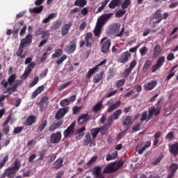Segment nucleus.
Wrapping results in <instances>:
<instances>
[{"label":"nucleus","instance_id":"a878e982","mask_svg":"<svg viewBox=\"0 0 178 178\" xmlns=\"http://www.w3.org/2000/svg\"><path fill=\"white\" fill-rule=\"evenodd\" d=\"M121 3L122 0H112L108 4V8L110 9H115L116 8H119Z\"/></svg>","mask_w":178,"mask_h":178},{"label":"nucleus","instance_id":"ea45409f","mask_svg":"<svg viewBox=\"0 0 178 178\" xmlns=\"http://www.w3.org/2000/svg\"><path fill=\"white\" fill-rule=\"evenodd\" d=\"M35 66V62H32L25 69V72L28 73L29 74H30V73H31V71L33 70V69H34V67Z\"/></svg>","mask_w":178,"mask_h":178},{"label":"nucleus","instance_id":"4c0bfd02","mask_svg":"<svg viewBox=\"0 0 178 178\" xmlns=\"http://www.w3.org/2000/svg\"><path fill=\"white\" fill-rule=\"evenodd\" d=\"M47 124H48V122L47 121V120H42L38 128V131H39V133H41V131H42L44 129L47 127Z\"/></svg>","mask_w":178,"mask_h":178},{"label":"nucleus","instance_id":"39448f33","mask_svg":"<svg viewBox=\"0 0 178 178\" xmlns=\"http://www.w3.org/2000/svg\"><path fill=\"white\" fill-rule=\"evenodd\" d=\"M77 39H74L70 42V44H68L65 49V51L68 54V55H70L76 51V48L77 47Z\"/></svg>","mask_w":178,"mask_h":178},{"label":"nucleus","instance_id":"58836bf2","mask_svg":"<svg viewBox=\"0 0 178 178\" xmlns=\"http://www.w3.org/2000/svg\"><path fill=\"white\" fill-rule=\"evenodd\" d=\"M112 123H113L112 121L109 120L108 118L106 124L99 128L100 131L103 130L104 131H107L109 127L112 126Z\"/></svg>","mask_w":178,"mask_h":178},{"label":"nucleus","instance_id":"a211bd4d","mask_svg":"<svg viewBox=\"0 0 178 178\" xmlns=\"http://www.w3.org/2000/svg\"><path fill=\"white\" fill-rule=\"evenodd\" d=\"M130 58H131V53L129 51H124L121 54V56L120 58V62L121 63H127Z\"/></svg>","mask_w":178,"mask_h":178},{"label":"nucleus","instance_id":"c9c22d12","mask_svg":"<svg viewBox=\"0 0 178 178\" xmlns=\"http://www.w3.org/2000/svg\"><path fill=\"white\" fill-rule=\"evenodd\" d=\"M57 14L56 13H51L49 14L47 17L44 18L42 23H43L44 24H47V23H49V21L51 20V19H54L55 17H56Z\"/></svg>","mask_w":178,"mask_h":178},{"label":"nucleus","instance_id":"6e6552de","mask_svg":"<svg viewBox=\"0 0 178 178\" xmlns=\"http://www.w3.org/2000/svg\"><path fill=\"white\" fill-rule=\"evenodd\" d=\"M165 63V56H161L158 58L156 64L152 67V73H155L158 69H161Z\"/></svg>","mask_w":178,"mask_h":178},{"label":"nucleus","instance_id":"423d86ee","mask_svg":"<svg viewBox=\"0 0 178 178\" xmlns=\"http://www.w3.org/2000/svg\"><path fill=\"white\" fill-rule=\"evenodd\" d=\"M107 62H108V60L104 59L103 61L99 63V64L97 65L96 67H95L92 69H90L89 71L88 72L87 74L86 75V78L90 79V77H91V76H92V74H95V73H97V72H98V69H99L98 67L105 65Z\"/></svg>","mask_w":178,"mask_h":178},{"label":"nucleus","instance_id":"f257e3e1","mask_svg":"<svg viewBox=\"0 0 178 178\" xmlns=\"http://www.w3.org/2000/svg\"><path fill=\"white\" fill-rule=\"evenodd\" d=\"M123 165H124V162H123L122 161H120L118 162H112L110 164H108L106 167H105L103 173H113V172H116V170L120 169V168H122Z\"/></svg>","mask_w":178,"mask_h":178},{"label":"nucleus","instance_id":"49530a36","mask_svg":"<svg viewBox=\"0 0 178 178\" xmlns=\"http://www.w3.org/2000/svg\"><path fill=\"white\" fill-rule=\"evenodd\" d=\"M116 158H118V152H115L113 153L111 155L108 154L106 155V161H112L113 159H116Z\"/></svg>","mask_w":178,"mask_h":178},{"label":"nucleus","instance_id":"603ef678","mask_svg":"<svg viewBox=\"0 0 178 178\" xmlns=\"http://www.w3.org/2000/svg\"><path fill=\"white\" fill-rule=\"evenodd\" d=\"M15 80H16V75L15 74H11L8 79V84H10V86H12V84L15 83Z\"/></svg>","mask_w":178,"mask_h":178},{"label":"nucleus","instance_id":"bb28decb","mask_svg":"<svg viewBox=\"0 0 178 178\" xmlns=\"http://www.w3.org/2000/svg\"><path fill=\"white\" fill-rule=\"evenodd\" d=\"M73 26V24L72 22H70L69 24H65L61 29V35H66L69 33V30H70V27Z\"/></svg>","mask_w":178,"mask_h":178},{"label":"nucleus","instance_id":"f3484780","mask_svg":"<svg viewBox=\"0 0 178 178\" xmlns=\"http://www.w3.org/2000/svg\"><path fill=\"white\" fill-rule=\"evenodd\" d=\"M111 16L112 14H104L101 15L100 17L98 19L97 24L103 26L104 24L106 23V21L111 19Z\"/></svg>","mask_w":178,"mask_h":178},{"label":"nucleus","instance_id":"2f4dec72","mask_svg":"<svg viewBox=\"0 0 178 178\" xmlns=\"http://www.w3.org/2000/svg\"><path fill=\"white\" fill-rule=\"evenodd\" d=\"M44 10V6H40L39 7H35L29 9L30 13H41Z\"/></svg>","mask_w":178,"mask_h":178},{"label":"nucleus","instance_id":"9b49d317","mask_svg":"<svg viewBox=\"0 0 178 178\" xmlns=\"http://www.w3.org/2000/svg\"><path fill=\"white\" fill-rule=\"evenodd\" d=\"M61 139L62 134H60V131L54 133L50 136V143H51V144H58V143H60Z\"/></svg>","mask_w":178,"mask_h":178},{"label":"nucleus","instance_id":"a18cd8bd","mask_svg":"<svg viewBox=\"0 0 178 178\" xmlns=\"http://www.w3.org/2000/svg\"><path fill=\"white\" fill-rule=\"evenodd\" d=\"M48 97H43L40 102V111H44V104H47L48 102Z\"/></svg>","mask_w":178,"mask_h":178},{"label":"nucleus","instance_id":"20e7f679","mask_svg":"<svg viewBox=\"0 0 178 178\" xmlns=\"http://www.w3.org/2000/svg\"><path fill=\"white\" fill-rule=\"evenodd\" d=\"M111 30L115 35V37H122L124 33V26L120 31V24L114 23L111 26Z\"/></svg>","mask_w":178,"mask_h":178},{"label":"nucleus","instance_id":"a19ab883","mask_svg":"<svg viewBox=\"0 0 178 178\" xmlns=\"http://www.w3.org/2000/svg\"><path fill=\"white\" fill-rule=\"evenodd\" d=\"M21 167L22 163H20V161H19V159H16L14 162V166L11 168L14 169L15 171L19 172V170Z\"/></svg>","mask_w":178,"mask_h":178},{"label":"nucleus","instance_id":"473e14b6","mask_svg":"<svg viewBox=\"0 0 178 178\" xmlns=\"http://www.w3.org/2000/svg\"><path fill=\"white\" fill-rule=\"evenodd\" d=\"M102 101H99L97 102L92 108V112L95 113H97V112H99L100 109L102 108Z\"/></svg>","mask_w":178,"mask_h":178},{"label":"nucleus","instance_id":"72a5a7b5","mask_svg":"<svg viewBox=\"0 0 178 178\" xmlns=\"http://www.w3.org/2000/svg\"><path fill=\"white\" fill-rule=\"evenodd\" d=\"M102 30V25H99V24H97L95 29L93 31L94 35L95 37H99L101 35V31Z\"/></svg>","mask_w":178,"mask_h":178},{"label":"nucleus","instance_id":"864d4df0","mask_svg":"<svg viewBox=\"0 0 178 178\" xmlns=\"http://www.w3.org/2000/svg\"><path fill=\"white\" fill-rule=\"evenodd\" d=\"M8 161H9V156L6 155L4 156L1 162H0V169H2V168L5 166V164L6 162H8Z\"/></svg>","mask_w":178,"mask_h":178},{"label":"nucleus","instance_id":"09e8293b","mask_svg":"<svg viewBox=\"0 0 178 178\" xmlns=\"http://www.w3.org/2000/svg\"><path fill=\"white\" fill-rule=\"evenodd\" d=\"M152 62L149 60L145 61L143 65V72H148V69H149V66H151Z\"/></svg>","mask_w":178,"mask_h":178},{"label":"nucleus","instance_id":"680f3d73","mask_svg":"<svg viewBox=\"0 0 178 178\" xmlns=\"http://www.w3.org/2000/svg\"><path fill=\"white\" fill-rule=\"evenodd\" d=\"M162 159H163V155L161 154L156 160L153 161V165H158V163H159V162H161Z\"/></svg>","mask_w":178,"mask_h":178},{"label":"nucleus","instance_id":"dca6fc26","mask_svg":"<svg viewBox=\"0 0 178 178\" xmlns=\"http://www.w3.org/2000/svg\"><path fill=\"white\" fill-rule=\"evenodd\" d=\"M170 173L168 175L167 178H173L176 172L178 170V164L176 163H172L169 166Z\"/></svg>","mask_w":178,"mask_h":178},{"label":"nucleus","instance_id":"9d476101","mask_svg":"<svg viewBox=\"0 0 178 178\" xmlns=\"http://www.w3.org/2000/svg\"><path fill=\"white\" fill-rule=\"evenodd\" d=\"M161 107L158 106L156 108L154 106H152L149 108L148 113H149V119H152L154 116H158L159 113H161Z\"/></svg>","mask_w":178,"mask_h":178},{"label":"nucleus","instance_id":"6ab92c4d","mask_svg":"<svg viewBox=\"0 0 178 178\" xmlns=\"http://www.w3.org/2000/svg\"><path fill=\"white\" fill-rule=\"evenodd\" d=\"M24 48H26L24 46H22V44H19L18 50L16 52V56L21 59H24V58H26V56L27 55V51H24Z\"/></svg>","mask_w":178,"mask_h":178},{"label":"nucleus","instance_id":"6e6d98bb","mask_svg":"<svg viewBox=\"0 0 178 178\" xmlns=\"http://www.w3.org/2000/svg\"><path fill=\"white\" fill-rule=\"evenodd\" d=\"M70 104L68 99H63L60 102V106H63V108H65V106H67Z\"/></svg>","mask_w":178,"mask_h":178},{"label":"nucleus","instance_id":"37998d69","mask_svg":"<svg viewBox=\"0 0 178 178\" xmlns=\"http://www.w3.org/2000/svg\"><path fill=\"white\" fill-rule=\"evenodd\" d=\"M131 123V117L127 115L123 118L122 124L124 126H129Z\"/></svg>","mask_w":178,"mask_h":178},{"label":"nucleus","instance_id":"aec40b11","mask_svg":"<svg viewBox=\"0 0 178 178\" xmlns=\"http://www.w3.org/2000/svg\"><path fill=\"white\" fill-rule=\"evenodd\" d=\"M161 54H162V48L161 47V45L156 44L154 47L153 54L152 56L153 59H156V58H158Z\"/></svg>","mask_w":178,"mask_h":178},{"label":"nucleus","instance_id":"cd10ccee","mask_svg":"<svg viewBox=\"0 0 178 178\" xmlns=\"http://www.w3.org/2000/svg\"><path fill=\"white\" fill-rule=\"evenodd\" d=\"M63 164V159L61 158L58 159L54 163L52 164V168L53 169H60L62 168V165Z\"/></svg>","mask_w":178,"mask_h":178},{"label":"nucleus","instance_id":"338daca9","mask_svg":"<svg viewBox=\"0 0 178 178\" xmlns=\"http://www.w3.org/2000/svg\"><path fill=\"white\" fill-rule=\"evenodd\" d=\"M176 72H175L173 70H170L168 72V75L166 77L167 80H170L173 76H175Z\"/></svg>","mask_w":178,"mask_h":178},{"label":"nucleus","instance_id":"0eeeda50","mask_svg":"<svg viewBox=\"0 0 178 178\" xmlns=\"http://www.w3.org/2000/svg\"><path fill=\"white\" fill-rule=\"evenodd\" d=\"M74 127H76V121H74L64 131L63 136L65 138L70 137L72 134H74Z\"/></svg>","mask_w":178,"mask_h":178},{"label":"nucleus","instance_id":"c756f323","mask_svg":"<svg viewBox=\"0 0 178 178\" xmlns=\"http://www.w3.org/2000/svg\"><path fill=\"white\" fill-rule=\"evenodd\" d=\"M104 77V72H100L99 74H97L93 77V83L94 84H97L99 83L102 80V78Z\"/></svg>","mask_w":178,"mask_h":178},{"label":"nucleus","instance_id":"393cba45","mask_svg":"<svg viewBox=\"0 0 178 178\" xmlns=\"http://www.w3.org/2000/svg\"><path fill=\"white\" fill-rule=\"evenodd\" d=\"M111 40H106L102 44V54H106L111 48Z\"/></svg>","mask_w":178,"mask_h":178},{"label":"nucleus","instance_id":"bf43d9fd","mask_svg":"<svg viewBox=\"0 0 178 178\" xmlns=\"http://www.w3.org/2000/svg\"><path fill=\"white\" fill-rule=\"evenodd\" d=\"M143 124V122H139L138 124H136L133 127L132 130L133 131H138L141 128V125Z\"/></svg>","mask_w":178,"mask_h":178},{"label":"nucleus","instance_id":"13d9d810","mask_svg":"<svg viewBox=\"0 0 178 178\" xmlns=\"http://www.w3.org/2000/svg\"><path fill=\"white\" fill-rule=\"evenodd\" d=\"M139 51L141 56H144V55H147V53L148 52V48H147L146 47H143L140 49Z\"/></svg>","mask_w":178,"mask_h":178},{"label":"nucleus","instance_id":"e2e57ef3","mask_svg":"<svg viewBox=\"0 0 178 178\" xmlns=\"http://www.w3.org/2000/svg\"><path fill=\"white\" fill-rule=\"evenodd\" d=\"M40 80V78H38V76H36L33 79V81L29 84V87H34V86H35V84H37L38 83Z\"/></svg>","mask_w":178,"mask_h":178},{"label":"nucleus","instance_id":"5fc2aeb1","mask_svg":"<svg viewBox=\"0 0 178 178\" xmlns=\"http://www.w3.org/2000/svg\"><path fill=\"white\" fill-rule=\"evenodd\" d=\"M127 133V130H124V131L119 133L117 135V140L118 141L122 140L123 138V137H124L126 136Z\"/></svg>","mask_w":178,"mask_h":178},{"label":"nucleus","instance_id":"4be33fe9","mask_svg":"<svg viewBox=\"0 0 178 178\" xmlns=\"http://www.w3.org/2000/svg\"><path fill=\"white\" fill-rule=\"evenodd\" d=\"M122 115V109H117L113 115L108 117V120L113 123V120H118L119 116Z\"/></svg>","mask_w":178,"mask_h":178},{"label":"nucleus","instance_id":"4d7b16f0","mask_svg":"<svg viewBox=\"0 0 178 178\" xmlns=\"http://www.w3.org/2000/svg\"><path fill=\"white\" fill-rule=\"evenodd\" d=\"M66 59H67V56L64 54L60 59L56 60V65H61Z\"/></svg>","mask_w":178,"mask_h":178},{"label":"nucleus","instance_id":"0e129e2a","mask_svg":"<svg viewBox=\"0 0 178 178\" xmlns=\"http://www.w3.org/2000/svg\"><path fill=\"white\" fill-rule=\"evenodd\" d=\"M97 159H98V156H95L90 159V160L87 163L88 166H90V165L93 164L94 162H96Z\"/></svg>","mask_w":178,"mask_h":178},{"label":"nucleus","instance_id":"052dcab7","mask_svg":"<svg viewBox=\"0 0 178 178\" xmlns=\"http://www.w3.org/2000/svg\"><path fill=\"white\" fill-rule=\"evenodd\" d=\"M124 83H126V79H122L116 83L117 88H120V87H123L124 86Z\"/></svg>","mask_w":178,"mask_h":178},{"label":"nucleus","instance_id":"69168bd1","mask_svg":"<svg viewBox=\"0 0 178 178\" xmlns=\"http://www.w3.org/2000/svg\"><path fill=\"white\" fill-rule=\"evenodd\" d=\"M19 86H20V81H17L13 85V86L11 87L13 92H16V90H17V87H19Z\"/></svg>","mask_w":178,"mask_h":178},{"label":"nucleus","instance_id":"de8ad7c7","mask_svg":"<svg viewBox=\"0 0 178 178\" xmlns=\"http://www.w3.org/2000/svg\"><path fill=\"white\" fill-rule=\"evenodd\" d=\"M61 26H62L61 21H56L53 22L51 29L52 30H58V29H59Z\"/></svg>","mask_w":178,"mask_h":178},{"label":"nucleus","instance_id":"f704fd0d","mask_svg":"<svg viewBox=\"0 0 178 178\" xmlns=\"http://www.w3.org/2000/svg\"><path fill=\"white\" fill-rule=\"evenodd\" d=\"M140 122H144V120H146V122H149L151 119H149V113L147 111H144L140 116Z\"/></svg>","mask_w":178,"mask_h":178},{"label":"nucleus","instance_id":"c03bdc74","mask_svg":"<svg viewBox=\"0 0 178 178\" xmlns=\"http://www.w3.org/2000/svg\"><path fill=\"white\" fill-rule=\"evenodd\" d=\"M130 5H131V0H124L121 4V8L125 10V9H127Z\"/></svg>","mask_w":178,"mask_h":178},{"label":"nucleus","instance_id":"5701e85b","mask_svg":"<svg viewBox=\"0 0 178 178\" xmlns=\"http://www.w3.org/2000/svg\"><path fill=\"white\" fill-rule=\"evenodd\" d=\"M120 105H122V102L120 100L117 101L116 102L110 105L109 108L107 109V112L108 113H112V112H113V111H116V109H118Z\"/></svg>","mask_w":178,"mask_h":178},{"label":"nucleus","instance_id":"4468645a","mask_svg":"<svg viewBox=\"0 0 178 178\" xmlns=\"http://www.w3.org/2000/svg\"><path fill=\"white\" fill-rule=\"evenodd\" d=\"M102 171V167L101 166H95L93 168L92 170V175L95 176V178H105L101 172Z\"/></svg>","mask_w":178,"mask_h":178},{"label":"nucleus","instance_id":"79ce46f5","mask_svg":"<svg viewBox=\"0 0 178 178\" xmlns=\"http://www.w3.org/2000/svg\"><path fill=\"white\" fill-rule=\"evenodd\" d=\"M90 143H91V134H90V133H88L85 136V140H83V145H85V147H87V145L90 144Z\"/></svg>","mask_w":178,"mask_h":178},{"label":"nucleus","instance_id":"8fccbe9b","mask_svg":"<svg viewBox=\"0 0 178 178\" xmlns=\"http://www.w3.org/2000/svg\"><path fill=\"white\" fill-rule=\"evenodd\" d=\"M63 54V50L62 49H58L55 51V53L52 55V58H59L60 55Z\"/></svg>","mask_w":178,"mask_h":178},{"label":"nucleus","instance_id":"f03ea898","mask_svg":"<svg viewBox=\"0 0 178 178\" xmlns=\"http://www.w3.org/2000/svg\"><path fill=\"white\" fill-rule=\"evenodd\" d=\"M94 42V38L92 33H87L85 35V40L80 42V48H83L84 45L88 48H91Z\"/></svg>","mask_w":178,"mask_h":178},{"label":"nucleus","instance_id":"412c9836","mask_svg":"<svg viewBox=\"0 0 178 178\" xmlns=\"http://www.w3.org/2000/svg\"><path fill=\"white\" fill-rule=\"evenodd\" d=\"M16 170L13 169L12 167L7 168L4 172V176H6L8 178L15 177V175H16Z\"/></svg>","mask_w":178,"mask_h":178},{"label":"nucleus","instance_id":"c85d7f7f","mask_svg":"<svg viewBox=\"0 0 178 178\" xmlns=\"http://www.w3.org/2000/svg\"><path fill=\"white\" fill-rule=\"evenodd\" d=\"M37 117L35 115H31L27 118L26 124H27V126H31L33 123H35Z\"/></svg>","mask_w":178,"mask_h":178},{"label":"nucleus","instance_id":"7ed1b4c3","mask_svg":"<svg viewBox=\"0 0 178 178\" xmlns=\"http://www.w3.org/2000/svg\"><path fill=\"white\" fill-rule=\"evenodd\" d=\"M153 17L156 19L155 23L159 24L161 23L162 20H166V19L169 17V13H164L162 16V10L161 9H158L155 11Z\"/></svg>","mask_w":178,"mask_h":178},{"label":"nucleus","instance_id":"ddd939ff","mask_svg":"<svg viewBox=\"0 0 178 178\" xmlns=\"http://www.w3.org/2000/svg\"><path fill=\"white\" fill-rule=\"evenodd\" d=\"M158 84V81L156 80H152L148 83H146L144 84L143 88L145 90V91H151L156 87V85Z\"/></svg>","mask_w":178,"mask_h":178},{"label":"nucleus","instance_id":"b1692460","mask_svg":"<svg viewBox=\"0 0 178 178\" xmlns=\"http://www.w3.org/2000/svg\"><path fill=\"white\" fill-rule=\"evenodd\" d=\"M169 151L174 156L178 155V143H175L172 145H169Z\"/></svg>","mask_w":178,"mask_h":178},{"label":"nucleus","instance_id":"3c124183","mask_svg":"<svg viewBox=\"0 0 178 178\" xmlns=\"http://www.w3.org/2000/svg\"><path fill=\"white\" fill-rule=\"evenodd\" d=\"M126 10H119L115 13V17L120 18L123 17L124 15H126Z\"/></svg>","mask_w":178,"mask_h":178},{"label":"nucleus","instance_id":"7c9ffc66","mask_svg":"<svg viewBox=\"0 0 178 178\" xmlns=\"http://www.w3.org/2000/svg\"><path fill=\"white\" fill-rule=\"evenodd\" d=\"M100 131H101V129L99 128H93L90 130V133L93 140H95L97 138V136L99 134Z\"/></svg>","mask_w":178,"mask_h":178},{"label":"nucleus","instance_id":"2eb2a0df","mask_svg":"<svg viewBox=\"0 0 178 178\" xmlns=\"http://www.w3.org/2000/svg\"><path fill=\"white\" fill-rule=\"evenodd\" d=\"M91 120V117H90V115H88V113H85V114L81 115L78 118L77 122H78V124L81 125V124H84L86 122H88V120Z\"/></svg>","mask_w":178,"mask_h":178},{"label":"nucleus","instance_id":"774afa93","mask_svg":"<svg viewBox=\"0 0 178 178\" xmlns=\"http://www.w3.org/2000/svg\"><path fill=\"white\" fill-rule=\"evenodd\" d=\"M47 152L45 151L39 152L40 157L38 159V161H42L45 158Z\"/></svg>","mask_w":178,"mask_h":178},{"label":"nucleus","instance_id":"1a4fd4ad","mask_svg":"<svg viewBox=\"0 0 178 178\" xmlns=\"http://www.w3.org/2000/svg\"><path fill=\"white\" fill-rule=\"evenodd\" d=\"M31 42H33V35L29 33L24 38L21 40L19 44L26 48L29 47Z\"/></svg>","mask_w":178,"mask_h":178},{"label":"nucleus","instance_id":"f8f14e48","mask_svg":"<svg viewBox=\"0 0 178 178\" xmlns=\"http://www.w3.org/2000/svg\"><path fill=\"white\" fill-rule=\"evenodd\" d=\"M68 112H69V107L60 108L57 111L55 115L56 120H60V119H62L63 116H65V115L67 114Z\"/></svg>","mask_w":178,"mask_h":178},{"label":"nucleus","instance_id":"e433bc0d","mask_svg":"<svg viewBox=\"0 0 178 178\" xmlns=\"http://www.w3.org/2000/svg\"><path fill=\"white\" fill-rule=\"evenodd\" d=\"M85 5H87V0H76L74 1V6L84 8Z\"/></svg>","mask_w":178,"mask_h":178}]
</instances>
